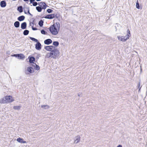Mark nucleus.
<instances>
[{
	"mask_svg": "<svg viewBox=\"0 0 147 147\" xmlns=\"http://www.w3.org/2000/svg\"><path fill=\"white\" fill-rule=\"evenodd\" d=\"M6 103L5 101V98H2L0 99V103Z\"/></svg>",
	"mask_w": 147,
	"mask_h": 147,
	"instance_id": "26",
	"label": "nucleus"
},
{
	"mask_svg": "<svg viewBox=\"0 0 147 147\" xmlns=\"http://www.w3.org/2000/svg\"><path fill=\"white\" fill-rule=\"evenodd\" d=\"M7 3L5 1L3 0L1 1L0 5L1 7H4L6 6Z\"/></svg>",
	"mask_w": 147,
	"mask_h": 147,
	"instance_id": "9",
	"label": "nucleus"
},
{
	"mask_svg": "<svg viewBox=\"0 0 147 147\" xmlns=\"http://www.w3.org/2000/svg\"><path fill=\"white\" fill-rule=\"evenodd\" d=\"M34 18H32V22H31V23L33 25L34 24Z\"/></svg>",
	"mask_w": 147,
	"mask_h": 147,
	"instance_id": "42",
	"label": "nucleus"
},
{
	"mask_svg": "<svg viewBox=\"0 0 147 147\" xmlns=\"http://www.w3.org/2000/svg\"><path fill=\"white\" fill-rule=\"evenodd\" d=\"M35 0H30V3H32L35 1Z\"/></svg>",
	"mask_w": 147,
	"mask_h": 147,
	"instance_id": "41",
	"label": "nucleus"
},
{
	"mask_svg": "<svg viewBox=\"0 0 147 147\" xmlns=\"http://www.w3.org/2000/svg\"><path fill=\"white\" fill-rule=\"evenodd\" d=\"M41 32L42 34H47V32H46L44 30L42 29L41 30Z\"/></svg>",
	"mask_w": 147,
	"mask_h": 147,
	"instance_id": "28",
	"label": "nucleus"
},
{
	"mask_svg": "<svg viewBox=\"0 0 147 147\" xmlns=\"http://www.w3.org/2000/svg\"><path fill=\"white\" fill-rule=\"evenodd\" d=\"M80 140V137L79 136H76L75 138V140H74V143L77 144L79 142Z\"/></svg>",
	"mask_w": 147,
	"mask_h": 147,
	"instance_id": "11",
	"label": "nucleus"
},
{
	"mask_svg": "<svg viewBox=\"0 0 147 147\" xmlns=\"http://www.w3.org/2000/svg\"><path fill=\"white\" fill-rule=\"evenodd\" d=\"M32 65L34 66L35 70H38L40 69V67L38 65H37L36 63H33Z\"/></svg>",
	"mask_w": 147,
	"mask_h": 147,
	"instance_id": "15",
	"label": "nucleus"
},
{
	"mask_svg": "<svg viewBox=\"0 0 147 147\" xmlns=\"http://www.w3.org/2000/svg\"><path fill=\"white\" fill-rule=\"evenodd\" d=\"M32 69H33V68L31 67H28L27 68L28 71L30 73H33L34 71L32 70Z\"/></svg>",
	"mask_w": 147,
	"mask_h": 147,
	"instance_id": "16",
	"label": "nucleus"
},
{
	"mask_svg": "<svg viewBox=\"0 0 147 147\" xmlns=\"http://www.w3.org/2000/svg\"><path fill=\"white\" fill-rule=\"evenodd\" d=\"M29 31L27 30H24L23 32V34L24 35L26 36L28 35L29 33Z\"/></svg>",
	"mask_w": 147,
	"mask_h": 147,
	"instance_id": "24",
	"label": "nucleus"
},
{
	"mask_svg": "<svg viewBox=\"0 0 147 147\" xmlns=\"http://www.w3.org/2000/svg\"><path fill=\"white\" fill-rule=\"evenodd\" d=\"M53 11V10L50 9H48L47 10V12L49 13H52Z\"/></svg>",
	"mask_w": 147,
	"mask_h": 147,
	"instance_id": "33",
	"label": "nucleus"
},
{
	"mask_svg": "<svg viewBox=\"0 0 147 147\" xmlns=\"http://www.w3.org/2000/svg\"><path fill=\"white\" fill-rule=\"evenodd\" d=\"M44 2H41L40 3H38L40 7H42V6L44 4Z\"/></svg>",
	"mask_w": 147,
	"mask_h": 147,
	"instance_id": "35",
	"label": "nucleus"
},
{
	"mask_svg": "<svg viewBox=\"0 0 147 147\" xmlns=\"http://www.w3.org/2000/svg\"><path fill=\"white\" fill-rule=\"evenodd\" d=\"M25 2L28 1H29V0H23Z\"/></svg>",
	"mask_w": 147,
	"mask_h": 147,
	"instance_id": "45",
	"label": "nucleus"
},
{
	"mask_svg": "<svg viewBox=\"0 0 147 147\" xmlns=\"http://www.w3.org/2000/svg\"><path fill=\"white\" fill-rule=\"evenodd\" d=\"M21 28L22 29H25L27 27V23L26 22H24L22 23L21 26Z\"/></svg>",
	"mask_w": 147,
	"mask_h": 147,
	"instance_id": "12",
	"label": "nucleus"
},
{
	"mask_svg": "<svg viewBox=\"0 0 147 147\" xmlns=\"http://www.w3.org/2000/svg\"><path fill=\"white\" fill-rule=\"evenodd\" d=\"M53 56V54L52 53H51V52L48 53H47L46 55V57L47 58H49L50 57H51L52 58V56Z\"/></svg>",
	"mask_w": 147,
	"mask_h": 147,
	"instance_id": "23",
	"label": "nucleus"
},
{
	"mask_svg": "<svg viewBox=\"0 0 147 147\" xmlns=\"http://www.w3.org/2000/svg\"><path fill=\"white\" fill-rule=\"evenodd\" d=\"M50 52L53 54L52 58L55 59L56 57L59 55V51L57 49H56L55 47V49H53V50L51 51Z\"/></svg>",
	"mask_w": 147,
	"mask_h": 147,
	"instance_id": "3",
	"label": "nucleus"
},
{
	"mask_svg": "<svg viewBox=\"0 0 147 147\" xmlns=\"http://www.w3.org/2000/svg\"><path fill=\"white\" fill-rule=\"evenodd\" d=\"M33 6H35L37 5L38 3L34 1L32 3Z\"/></svg>",
	"mask_w": 147,
	"mask_h": 147,
	"instance_id": "34",
	"label": "nucleus"
},
{
	"mask_svg": "<svg viewBox=\"0 0 147 147\" xmlns=\"http://www.w3.org/2000/svg\"><path fill=\"white\" fill-rule=\"evenodd\" d=\"M55 14H50L46 16L45 18L46 19H51L55 18Z\"/></svg>",
	"mask_w": 147,
	"mask_h": 147,
	"instance_id": "7",
	"label": "nucleus"
},
{
	"mask_svg": "<svg viewBox=\"0 0 147 147\" xmlns=\"http://www.w3.org/2000/svg\"><path fill=\"white\" fill-rule=\"evenodd\" d=\"M21 108V107L20 106H14L13 107V108L15 110H19Z\"/></svg>",
	"mask_w": 147,
	"mask_h": 147,
	"instance_id": "27",
	"label": "nucleus"
},
{
	"mask_svg": "<svg viewBox=\"0 0 147 147\" xmlns=\"http://www.w3.org/2000/svg\"><path fill=\"white\" fill-rule=\"evenodd\" d=\"M60 25L59 22H56L51 25L49 28L51 33L53 35H56L58 34L59 31Z\"/></svg>",
	"mask_w": 147,
	"mask_h": 147,
	"instance_id": "1",
	"label": "nucleus"
},
{
	"mask_svg": "<svg viewBox=\"0 0 147 147\" xmlns=\"http://www.w3.org/2000/svg\"><path fill=\"white\" fill-rule=\"evenodd\" d=\"M117 147H122L121 145H119Z\"/></svg>",
	"mask_w": 147,
	"mask_h": 147,
	"instance_id": "43",
	"label": "nucleus"
},
{
	"mask_svg": "<svg viewBox=\"0 0 147 147\" xmlns=\"http://www.w3.org/2000/svg\"><path fill=\"white\" fill-rule=\"evenodd\" d=\"M41 107L45 109H48L49 108V106L47 105H43L41 106Z\"/></svg>",
	"mask_w": 147,
	"mask_h": 147,
	"instance_id": "25",
	"label": "nucleus"
},
{
	"mask_svg": "<svg viewBox=\"0 0 147 147\" xmlns=\"http://www.w3.org/2000/svg\"><path fill=\"white\" fill-rule=\"evenodd\" d=\"M14 25L16 28H18L20 26V23L19 21H17L14 22Z\"/></svg>",
	"mask_w": 147,
	"mask_h": 147,
	"instance_id": "14",
	"label": "nucleus"
},
{
	"mask_svg": "<svg viewBox=\"0 0 147 147\" xmlns=\"http://www.w3.org/2000/svg\"><path fill=\"white\" fill-rule=\"evenodd\" d=\"M36 9L37 10L38 12H40L42 11V7H41L40 6H37L36 7Z\"/></svg>",
	"mask_w": 147,
	"mask_h": 147,
	"instance_id": "21",
	"label": "nucleus"
},
{
	"mask_svg": "<svg viewBox=\"0 0 147 147\" xmlns=\"http://www.w3.org/2000/svg\"><path fill=\"white\" fill-rule=\"evenodd\" d=\"M52 42V40L50 39H47L45 40L44 42L45 44L47 45H49L50 44H51Z\"/></svg>",
	"mask_w": 147,
	"mask_h": 147,
	"instance_id": "8",
	"label": "nucleus"
},
{
	"mask_svg": "<svg viewBox=\"0 0 147 147\" xmlns=\"http://www.w3.org/2000/svg\"><path fill=\"white\" fill-rule=\"evenodd\" d=\"M127 36L129 35V37H130V31L129 30H127Z\"/></svg>",
	"mask_w": 147,
	"mask_h": 147,
	"instance_id": "37",
	"label": "nucleus"
},
{
	"mask_svg": "<svg viewBox=\"0 0 147 147\" xmlns=\"http://www.w3.org/2000/svg\"><path fill=\"white\" fill-rule=\"evenodd\" d=\"M17 141L19 142L22 143H24L26 142L25 141H23V139L20 138H18L17 139Z\"/></svg>",
	"mask_w": 147,
	"mask_h": 147,
	"instance_id": "18",
	"label": "nucleus"
},
{
	"mask_svg": "<svg viewBox=\"0 0 147 147\" xmlns=\"http://www.w3.org/2000/svg\"><path fill=\"white\" fill-rule=\"evenodd\" d=\"M17 10L20 13H22L23 11V7L22 6H20L18 7Z\"/></svg>",
	"mask_w": 147,
	"mask_h": 147,
	"instance_id": "17",
	"label": "nucleus"
},
{
	"mask_svg": "<svg viewBox=\"0 0 147 147\" xmlns=\"http://www.w3.org/2000/svg\"><path fill=\"white\" fill-rule=\"evenodd\" d=\"M11 56L17 57L19 59H23L25 58V56L22 54H15L12 55Z\"/></svg>",
	"mask_w": 147,
	"mask_h": 147,
	"instance_id": "4",
	"label": "nucleus"
},
{
	"mask_svg": "<svg viewBox=\"0 0 147 147\" xmlns=\"http://www.w3.org/2000/svg\"><path fill=\"white\" fill-rule=\"evenodd\" d=\"M26 7H25L24 8V12L25 14H26L27 13L26 11H27V10L26 9Z\"/></svg>",
	"mask_w": 147,
	"mask_h": 147,
	"instance_id": "39",
	"label": "nucleus"
},
{
	"mask_svg": "<svg viewBox=\"0 0 147 147\" xmlns=\"http://www.w3.org/2000/svg\"><path fill=\"white\" fill-rule=\"evenodd\" d=\"M26 9H27V13L30 15V16H33L32 15V14L31 13H30L29 11V7H26Z\"/></svg>",
	"mask_w": 147,
	"mask_h": 147,
	"instance_id": "31",
	"label": "nucleus"
},
{
	"mask_svg": "<svg viewBox=\"0 0 147 147\" xmlns=\"http://www.w3.org/2000/svg\"><path fill=\"white\" fill-rule=\"evenodd\" d=\"M29 59V62L30 63H34V62L35 61V58L33 56L29 57H28Z\"/></svg>",
	"mask_w": 147,
	"mask_h": 147,
	"instance_id": "10",
	"label": "nucleus"
},
{
	"mask_svg": "<svg viewBox=\"0 0 147 147\" xmlns=\"http://www.w3.org/2000/svg\"><path fill=\"white\" fill-rule=\"evenodd\" d=\"M136 7L138 9H140V7L139 6V4L138 1L137 0L136 3Z\"/></svg>",
	"mask_w": 147,
	"mask_h": 147,
	"instance_id": "30",
	"label": "nucleus"
},
{
	"mask_svg": "<svg viewBox=\"0 0 147 147\" xmlns=\"http://www.w3.org/2000/svg\"><path fill=\"white\" fill-rule=\"evenodd\" d=\"M55 47L53 46H47L45 47V49L47 51L51 52L55 49Z\"/></svg>",
	"mask_w": 147,
	"mask_h": 147,
	"instance_id": "6",
	"label": "nucleus"
},
{
	"mask_svg": "<svg viewBox=\"0 0 147 147\" xmlns=\"http://www.w3.org/2000/svg\"><path fill=\"white\" fill-rule=\"evenodd\" d=\"M129 37H129V35L127 36V35L125 36H123L122 37L123 39V42H125V41H126L127 39H128L129 38Z\"/></svg>",
	"mask_w": 147,
	"mask_h": 147,
	"instance_id": "19",
	"label": "nucleus"
},
{
	"mask_svg": "<svg viewBox=\"0 0 147 147\" xmlns=\"http://www.w3.org/2000/svg\"><path fill=\"white\" fill-rule=\"evenodd\" d=\"M140 82H139L138 85V88L139 89V91L140 90V89L141 88V87H140Z\"/></svg>",
	"mask_w": 147,
	"mask_h": 147,
	"instance_id": "36",
	"label": "nucleus"
},
{
	"mask_svg": "<svg viewBox=\"0 0 147 147\" xmlns=\"http://www.w3.org/2000/svg\"><path fill=\"white\" fill-rule=\"evenodd\" d=\"M6 103H9L12 102L13 100L12 99V97L11 96H7L5 97Z\"/></svg>",
	"mask_w": 147,
	"mask_h": 147,
	"instance_id": "5",
	"label": "nucleus"
},
{
	"mask_svg": "<svg viewBox=\"0 0 147 147\" xmlns=\"http://www.w3.org/2000/svg\"><path fill=\"white\" fill-rule=\"evenodd\" d=\"M32 29L33 30H37V29L36 27H34L33 26H32Z\"/></svg>",
	"mask_w": 147,
	"mask_h": 147,
	"instance_id": "40",
	"label": "nucleus"
},
{
	"mask_svg": "<svg viewBox=\"0 0 147 147\" xmlns=\"http://www.w3.org/2000/svg\"><path fill=\"white\" fill-rule=\"evenodd\" d=\"M44 22L42 20H40L38 22V25L40 27H42L43 25Z\"/></svg>",
	"mask_w": 147,
	"mask_h": 147,
	"instance_id": "22",
	"label": "nucleus"
},
{
	"mask_svg": "<svg viewBox=\"0 0 147 147\" xmlns=\"http://www.w3.org/2000/svg\"><path fill=\"white\" fill-rule=\"evenodd\" d=\"M25 18V17L24 16H21L19 17L18 18L17 20L19 21H22L24 20Z\"/></svg>",
	"mask_w": 147,
	"mask_h": 147,
	"instance_id": "13",
	"label": "nucleus"
},
{
	"mask_svg": "<svg viewBox=\"0 0 147 147\" xmlns=\"http://www.w3.org/2000/svg\"><path fill=\"white\" fill-rule=\"evenodd\" d=\"M40 54H37L36 57V59L38 60L39 59V57H40Z\"/></svg>",
	"mask_w": 147,
	"mask_h": 147,
	"instance_id": "38",
	"label": "nucleus"
},
{
	"mask_svg": "<svg viewBox=\"0 0 147 147\" xmlns=\"http://www.w3.org/2000/svg\"><path fill=\"white\" fill-rule=\"evenodd\" d=\"M31 40L36 42L35 44V48L37 50H40L41 48V45L38 40L34 38L30 37H29Z\"/></svg>",
	"mask_w": 147,
	"mask_h": 147,
	"instance_id": "2",
	"label": "nucleus"
},
{
	"mask_svg": "<svg viewBox=\"0 0 147 147\" xmlns=\"http://www.w3.org/2000/svg\"><path fill=\"white\" fill-rule=\"evenodd\" d=\"M44 4L42 5V9H45L46 8V7L47 6L45 2L44 3Z\"/></svg>",
	"mask_w": 147,
	"mask_h": 147,
	"instance_id": "32",
	"label": "nucleus"
},
{
	"mask_svg": "<svg viewBox=\"0 0 147 147\" xmlns=\"http://www.w3.org/2000/svg\"><path fill=\"white\" fill-rule=\"evenodd\" d=\"M55 18H58V17L57 16V15L55 14Z\"/></svg>",
	"mask_w": 147,
	"mask_h": 147,
	"instance_id": "44",
	"label": "nucleus"
},
{
	"mask_svg": "<svg viewBox=\"0 0 147 147\" xmlns=\"http://www.w3.org/2000/svg\"><path fill=\"white\" fill-rule=\"evenodd\" d=\"M59 44V42L57 41H53V45L56 47L58 46Z\"/></svg>",
	"mask_w": 147,
	"mask_h": 147,
	"instance_id": "20",
	"label": "nucleus"
},
{
	"mask_svg": "<svg viewBox=\"0 0 147 147\" xmlns=\"http://www.w3.org/2000/svg\"><path fill=\"white\" fill-rule=\"evenodd\" d=\"M117 38L119 40L123 42L122 36H117Z\"/></svg>",
	"mask_w": 147,
	"mask_h": 147,
	"instance_id": "29",
	"label": "nucleus"
}]
</instances>
